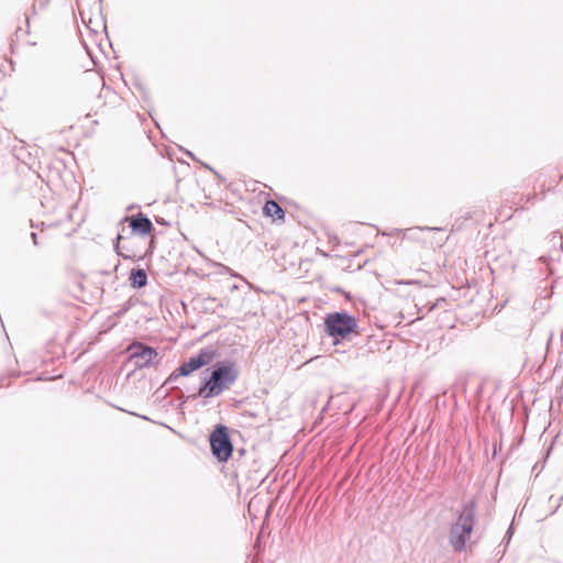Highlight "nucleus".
Masks as SVG:
<instances>
[{"label":"nucleus","instance_id":"nucleus-1","mask_svg":"<svg viewBox=\"0 0 563 563\" xmlns=\"http://www.w3.org/2000/svg\"><path fill=\"white\" fill-rule=\"evenodd\" d=\"M239 377V371L232 361H218L212 364L209 376L205 377L198 389V396L213 398L229 389Z\"/></svg>","mask_w":563,"mask_h":563},{"label":"nucleus","instance_id":"nucleus-2","mask_svg":"<svg viewBox=\"0 0 563 563\" xmlns=\"http://www.w3.org/2000/svg\"><path fill=\"white\" fill-rule=\"evenodd\" d=\"M476 500L472 498L464 501L455 512V520L451 523L449 531V542L455 552H462L465 549L476 522Z\"/></svg>","mask_w":563,"mask_h":563},{"label":"nucleus","instance_id":"nucleus-3","mask_svg":"<svg viewBox=\"0 0 563 563\" xmlns=\"http://www.w3.org/2000/svg\"><path fill=\"white\" fill-rule=\"evenodd\" d=\"M324 327L328 335L336 345L346 340L352 333H357V319L346 311H335L324 317Z\"/></svg>","mask_w":563,"mask_h":563},{"label":"nucleus","instance_id":"nucleus-4","mask_svg":"<svg viewBox=\"0 0 563 563\" xmlns=\"http://www.w3.org/2000/svg\"><path fill=\"white\" fill-rule=\"evenodd\" d=\"M212 455L219 462H227L233 453V444L229 429L224 424H217L209 435Z\"/></svg>","mask_w":563,"mask_h":563},{"label":"nucleus","instance_id":"nucleus-5","mask_svg":"<svg viewBox=\"0 0 563 563\" xmlns=\"http://www.w3.org/2000/svg\"><path fill=\"white\" fill-rule=\"evenodd\" d=\"M216 356L217 351L213 347L209 346L201 349L196 355L181 363L176 371L169 375L166 383H170L180 376H189L194 372L211 363Z\"/></svg>","mask_w":563,"mask_h":563},{"label":"nucleus","instance_id":"nucleus-6","mask_svg":"<svg viewBox=\"0 0 563 563\" xmlns=\"http://www.w3.org/2000/svg\"><path fill=\"white\" fill-rule=\"evenodd\" d=\"M130 363L134 368L142 369L145 367L155 366L159 363L162 357L158 356L156 349L146 345L142 342H134L129 346Z\"/></svg>","mask_w":563,"mask_h":563},{"label":"nucleus","instance_id":"nucleus-7","mask_svg":"<svg viewBox=\"0 0 563 563\" xmlns=\"http://www.w3.org/2000/svg\"><path fill=\"white\" fill-rule=\"evenodd\" d=\"M124 220L129 222L132 233H137L144 236L154 230V225L150 218L142 212L131 217H125Z\"/></svg>","mask_w":563,"mask_h":563},{"label":"nucleus","instance_id":"nucleus-8","mask_svg":"<svg viewBox=\"0 0 563 563\" xmlns=\"http://www.w3.org/2000/svg\"><path fill=\"white\" fill-rule=\"evenodd\" d=\"M265 217L273 218L274 220H284L285 211L275 200H267L263 207Z\"/></svg>","mask_w":563,"mask_h":563},{"label":"nucleus","instance_id":"nucleus-9","mask_svg":"<svg viewBox=\"0 0 563 563\" xmlns=\"http://www.w3.org/2000/svg\"><path fill=\"white\" fill-rule=\"evenodd\" d=\"M129 280L131 282V286L133 288H143L147 285V274L144 268H133L130 272Z\"/></svg>","mask_w":563,"mask_h":563},{"label":"nucleus","instance_id":"nucleus-10","mask_svg":"<svg viewBox=\"0 0 563 563\" xmlns=\"http://www.w3.org/2000/svg\"><path fill=\"white\" fill-rule=\"evenodd\" d=\"M195 300L200 305L201 309L205 312L214 313L217 308L221 306V303H219L217 298L210 297V296H208V297L198 296Z\"/></svg>","mask_w":563,"mask_h":563},{"label":"nucleus","instance_id":"nucleus-11","mask_svg":"<svg viewBox=\"0 0 563 563\" xmlns=\"http://www.w3.org/2000/svg\"><path fill=\"white\" fill-rule=\"evenodd\" d=\"M48 227H51V224H46L45 222L33 223L31 221V228L37 229L41 232H43Z\"/></svg>","mask_w":563,"mask_h":563},{"label":"nucleus","instance_id":"nucleus-12","mask_svg":"<svg viewBox=\"0 0 563 563\" xmlns=\"http://www.w3.org/2000/svg\"><path fill=\"white\" fill-rule=\"evenodd\" d=\"M30 238L32 239L34 246L41 245V242L38 241V234L36 232H31Z\"/></svg>","mask_w":563,"mask_h":563},{"label":"nucleus","instance_id":"nucleus-13","mask_svg":"<svg viewBox=\"0 0 563 563\" xmlns=\"http://www.w3.org/2000/svg\"><path fill=\"white\" fill-rule=\"evenodd\" d=\"M114 249L117 251V254L123 258H132L133 256L129 255V254H124L123 252L120 251V247H119V244H114Z\"/></svg>","mask_w":563,"mask_h":563},{"label":"nucleus","instance_id":"nucleus-14","mask_svg":"<svg viewBox=\"0 0 563 563\" xmlns=\"http://www.w3.org/2000/svg\"><path fill=\"white\" fill-rule=\"evenodd\" d=\"M514 533V527L512 525L508 528L507 532H506V537L508 538V540L511 538Z\"/></svg>","mask_w":563,"mask_h":563},{"label":"nucleus","instance_id":"nucleus-15","mask_svg":"<svg viewBox=\"0 0 563 563\" xmlns=\"http://www.w3.org/2000/svg\"><path fill=\"white\" fill-rule=\"evenodd\" d=\"M206 167H207L209 170H211V172H212L217 177H219V178L221 177V176L218 174V172H216V170H214L212 167H210L209 165H206Z\"/></svg>","mask_w":563,"mask_h":563},{"label":"nucleus","instance_id":"nucleus-16","mask_svg":"<svg viewBox=\"0 0 563 563\" xmlns=\"http://www.w3.org/2000/svg\"><path fill=\"white\" fill-rule=\"evenodd\" d=\"M420 230H428V231H431V230H439L438 228H430V227H426V228H419Z\"/></svg>","mask_w":563,"mask_h":563},{"label":"nucleus","instance_id":"nucleus-17","mask_svg":"<svg viewBox=\"0 0 563 563\" xmlns=\"http://www.w3.org/2000/svg\"><path fill=\"white\" fill-rule=\"evenodd\" d=\"M186 153H187V155H188L189 157H191L192 159H196V157L194 156V154H192L191 152L187 151Z\"/></svg>","mask_w":563,"mask_h":563},{"label":"nucleus","instance_id":"nucleus-18","mask_svg":"<svg viewBox=\"0 0 563 563\" xmlns=\"http://www.w3.org/2000/svg\"><path fill=\"white\" fill-rule=\"evenodd\" d=\"M99 2L101 3V2H102V0H99Z\"/></svg>","mask_w":563,"mask_h":563},{"label":"nucleus","instance_id":"nucleus-19","mask_svg":"<svg viewBox=\"0 0 563 563\" xmlns=\"http://www.w3.org/2000/svg\"><path fill=\"white\" fill-rule=\"evenodd\" d=\"M561 500H563V496L561 497Z\"/></svg>","mask_w":563,"mask_h":563}]
</instances>
